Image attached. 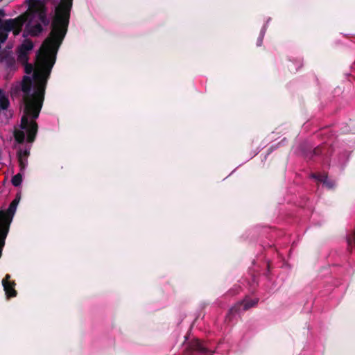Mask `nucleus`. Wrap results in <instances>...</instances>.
Listing matches in <instances>:
<instances>
[{
    "instance_id": "4468645a",
    "label": "nucleus",
    "mask_w": 355,
    "mask_h": 355,
    "mask_svg": "<svg viewBox=\"0 0 355 355\" xmlns=\"http://www.w3.org/2000/svg\"><path fill=\"white\" fill-rule=\"evenodd\" d=\"M19 202V200H13L10 205H12V207H17Z\"/></svg>"
},
{
    "instance_id": "ddd939ff",
    "label": "nucleus",
    "mask_w": 355,
    "mask_h": 355,
    "mask_svg": "<svg viewBox=\"0 0 355 355\" xmlns=\"http://www.w3.org/2000/svg\"><path fill=\"white\" fill-rule=\"evenodd\" d=\"M19 202V200H13L10 205H12V207H17Z\"/></svg>"
},
{
    "instance_id": "423d86ee",
    "label": "nucleus",
    "mask_w": 355,
    "mask_h": 355,
    "mask_svg": "<svg viewBox=\"0 0 355 355\" xmlns=\"http://www.w3.org/2000/svg\"><path fill=\"white\" fill-rule=\"evenodd\" d=\"M17 207L10 205L6 212L0 211L1 225L8 226L12 221V217L16 211Z\"/></svg>"
},
{
    "instance_id": "39448f33",
    "label": "nucleus",
    "mask_w": 355,
    "mask_h": 355,
    "mask_svg": "<svg viewBox=\"0 0 355 355\" xmlns=\"http://www.w3.org/2000/svg\"><path fill=\"white\" fill-rule=\"evenodd\" d=\"M2 285L8 298L15 297L17 295V291L14 288L15 283L13 281H10V275L7 274L3 279Z\"/></svg>"
},
{
    "instance_id": "9d476101",
    "label": "nucleus",
    "mask_w": 355,
    "mask_h": 355,
    "mask_svg": "<svg viewBox=\"0 0 355 355\" xmlns=\"http://www.w3.org/2000/svg\"><path fill=\"white\" fill-rule=\"evenodd\" d=\"M24 173V172L19 171V173L12 177L11 182L15 187H19L21 185Z\"/></svg>"
},
{
    "instance_id": "9b49d317",
    "label": "nucleus",
    "mask_w": 355,
    "mask_h": 355,
    "mask_svg": "<svg viewBox=\"0 0 355 355\" xmlns=\"http://www.w3.org/2000/svg\"><path fill=\"white\" fill-rule=\"evenodd\" d=\"M266 28H267V24H265L261 30L260 35H259L257 42V45L258 46H260L262 44L263 39L264 35L266 33Z\"/></svg>"
},
{
    "instance_id": "f257e3e1",
    "label": "nucleus",
    "mask_w": 355,
    "mask_h": 355,
    "mask_svg": "<svg viewBox=\"0 0 355 355\" xmlns=\"http://www.w3.org/2000/svg\"><path fill=\"white\" fill-rule=\"evenodd\" d=\"M72 1L60 0V5L55 9L50 35L36 53L35 67L28 61L22 62L25 64V72L27 74L33 73L32 77L25 76L21 82L12 88L13 94H19L21 96L24 106L21 123L14 130L15 141L19 144L25 141L32 143L37 134V124L35 120L43 105L46 80L67 31Z\"/></svg>"
},
{
    "instance_id": "2eb2a0df",
    "label": "nucleus",
    "mask_w": 355,
    "mask_h": 355,
    "mask_svg": "<svg viewBox=\"0 0 355 355\" xmlns=\"http://www.w3.org/2000/svg\"><path fill=\"white\" fill-rule=\"evenodd\" d=\"M319 151H320V148H315V149L314 150V153H315V155H318V154L319 153Z\"/></svg>"
},
{
    "instance_id": "6e6552de",
    "label": "nucleus",
    "mask_w": 355,
    "mask_h": 355,
    "mask_svg": "<svg viewBox=\"0 0 355 355\" xmlns=\"http://www.w3.org/2000/svg\"><path fill=\"white\" fill-rule=\"evenodd\" d=\"M312 177L316 179L318 181L322 182L329 189L332 188L334 185V182L329 180L327 175L324 173L319 175L313 174Z\"/></svg>"
},
{
    "instance_id": "1a4fd4ad",
    "label": "nucleus",
    "mask_w": 355,
    "mask_h": 355,
    "mask_svg": "<svg viewBox=\"0 0 355 355\" xmlns=\"http://www.w3.org/2000/svg\"><path fill=\"white\" fill-rule=\"evenodd\" d=\"M192 347L193 348V349H195L202 354H205L208 352L207 349L204 345V343L198 339L193 340V342L192 343Z\"/></svg>"
},
{
    "instance_id": "a211bd4d",
    "label": "nucleus",
    "mask_w": 355,
    "mask_h": 355,
    "mask_svg": "<svg viewBox=\"0 0 355 355\" xmlns=\"http://www.w3.org/2000/svg\"><path fill=\"white\" fill-rule=\"evenodd\" d=\"M289 68H290V70H291V71H293V70H294V69H293L292 66H290V67H289Z\"/></svg>"
},
{
    "instance_id": "0eeeda50",
    "label": "nucleus",
    "mask_w": 355,
    "mask_h": 355,
    "mask_svg": "<svg viewBox=\"0 0 355 355\" xmlns=\"http://www.w3.org/2000/svg\"><path fill=\"white\" fill-rule=\"evenodd\" d=\"M30 147L24 149L20 148L17 153L19 165L21 172H24L28 165V157L29 155Z\"/></svg>"
},
{
    "instance_id": "dca6fc26",
    "label": "nucleus",
    "mask_w": 355,
    "mask_h": 355,
    "mask_svg": "<svg viewBox=\"0 0 355 355\" xmlns=\"http://www.w3.org/2000/svg\"><path fill=\"white\" fill-rule=\"evenodd\" d=\"M14 200H19V201L20 200V194L17 193Z\"/></svg>"
},
{
    "instance_id": "20e7f679",
    "label": "nucleus",
    "mask_w": 355,
    "mask_h": 355,
    "mask_svg": "<svg viewBox=\"0 0 355 355\" xmlns=\"http://www.w3.org/2000/svg\"><path fill=\"white\" fill-rule=\"evenodd\" d=\"M258 301L259 300L257 298H245L244 300L239 302L234 307H232L230 310V313L233 314L234 313L240 311L241 310L246 311L250 308L256 306L257 304L258 303Z\"/></svg>"
},
{
    "instance_id": "f3484780",
    "label": "nucleus",
    "mask_w": 355,
    "mask_h": 355,
    "mask_svg": "<svg viewBox=\"0 0 355 355\" xmlns=\"http://www.w3.org/2000/svg\"><path fill=\"white\" fill-rule=\"evenodd\" d=\"M302 64L301 62H299V66H298V67L295 68V71H297V69H298L300 67H302Z\"/></svg>"
},
{
    "instance_id": "f8f14e48",
    "label": "nucleus",
    "mask_w": 355,
    "mask_h": 355,
    "mask_svg": "<svg viewBox=\"0 0 355 355\" xmlns=\"http://www.w3.org/2000/svg\"><path fill=\"white\" fill-rule=\"evenodd\" d=\"M347 241L348 246L349 247L353 241H355V232L352 236H349L347 238Z\"/></svg>"
},
{
    "instance_id": "f03ea898",
    "label": "nucleus",
    "mask_w": 355,
    "mask_h": 355,
    "mask_svg": "<svg viewBox=\"0 0 355 355\" xmlns=\"http://www.w3.org/2000/svg\"><path fill=\"white\" fill-rule=\"evenodd\" d=\"M26 3L28 11L33 15L26 25L24 36H37L42 31L43 26L49 24V21L42 10L40 0H26Z\"/></svg>"
},
{
    "instance_id": "7ed1b4c3",
    "label": "nucleus",
    "mask_w": 355,
    "mask_h": 355,
    "mask_svg": "<svg viewBox=\"0 0 355 355\" xmlns=\"http://www.w3.org/2000/svg\"><path fill=\"white\" fill-rule=\"evenodd\" d=\"M33 48V43L29 40H25L24 42L18 47L17 58L20 62H26L28 61V54Z\"/></svg>"
}]
</instances>
